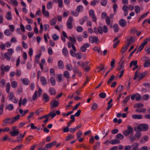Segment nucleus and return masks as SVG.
Masks as SVG:
<instances>
[{
  "label": "nucleus",
  "mask_w": 150,
  "mask_h": 150,
  "mask_svg": "<svg viewBox=\"0 0 150 150\" xmlns=\"http://www.w3.org/2000/svg\"><path fill=\"white\" fill-rule=\"evenodd\" d=\"M104 65L103 64H100L99 66V67H97V69H98L97 72H99L100 71L103 70L104 69Z\"/></svg>",
  "instance_id": "nucleus-29"
},
{
  "label": "nucleus",
  "mask_w": 150,
  "mask_h": 150,
  "mask_svg": "<svg viewBox=\"0 0 150 150\" xmlns=\"http://www.w3.org/2000/svg\"><path fill=\"white\" fill-rule=\"evenodd\" d=\"M64 76L67 79H68L70 75L69 72L67 71H65L63 73Z\"/></svg>",
  "instance_id": "nucleus-44"
},
{
  "label": "nucleus",
  "mask_w": 150,
  "mask_h": 150,
  "mask_svg": "<svg viewBox=\"0 0 150 150\" xmlns=\"http://www.w3.org/2000/svg\"><path fill=\"white\" fill-rule=\"evenodd\" d=\"M88 17L87 16H84L83 18L80 19L79 20L80 24L82 25L83 24L84 22L87 21L88 20Z\"/></svg>",
  "instance_id": "nucleus-13"
},
{
  "label": "nucleus",
  "mask_w": 150,
  "mask_h": 150,
  "mask_svg": "<svg viewBox=\"0 0 150 150\" xmlns=\"http://www.w3.org/2000/svg\"><path fill=\"white\" fill-rule=\"evenodd\" d=\"M73 20V18L70 16L67 21V25L68 28L69 29H71L73 28L72 23Z\"/></svg>",
  "instance_id": "nucleus-3"
},
{
  "label": "nucleus",
  "mask_w": 150,
  "mask_h": 150,
  "mask_svg": "<svg viewBox=\"0 0 150 150\" xmlns=\"http://www.w3.org/2000/svg\"><path fill=\"white\" fill-rule=\"evenodd\" d=\"M9 28L11 32H13L15 31V27L13 25H9Z\"/></svg>",
  "instance_id": "nucleus-61"
},
{
  "label": "nucleus",
  "mask_w": 150,
  "mask_h": 150,
  "mask_svg": "<svg viewBox=\"0 0 150 150\" xmlns=\"http://www.w3.org/2000/svg\"><path fill=\"white\" fill-rule=\"evenodd\" d=\"M40 81L43 86H45L47 83L46 79L44 76H42L41 77Z\"/></svg>",
  "instance_id": "nucleus-22"
},
{
  "label": "nucleus",
  "mask_w": 150,
  "mask_h": 150,
  "mask_svg": "<svg viewBox=\"0 0 150 150\" xmlns=\"http://www.w3.org/2000/svg\"><path fill=\"white\" fill-rule=\"evenodd\" d=\"M124 138V136L123 135L120 133L117 134L116 137V138L122 140Z\"/></svg>",
  "instance_id": "nucleus-38"
},
{
  "label": "nucleus",
  "mask_w": 150,
  "mask_h": 150,
  "mask_svg": "<svg viewBox=\"0 0 150 150\" xmlns=\"http://www.w3.org/2000/svg\"><path fill=\"white\" fill-rule=\"evenodd\" d=\"M42 13L43 15H44L45 16L48 18L49 16V12L47 10H45V7L44 5L42 6Z\"/></svg>",
  "instance_id": "nucleus-7"
},
{
  "label": "nucleus",
  "mask_w": 150,
  "mask_h": 150,
  "mask_svg": "<svg viewBox=\"0 0 150 150\" xmlns=\"http://www.w3.org/2000/svg\"><path fill=\"white\" fill-rule=\"evenodd\" d=\"M146 109L144 108H142L140 109H137L135 110V112L139 113H143L145 112Z\"/></svg>",
  "instance_id": "nucleus-42"
},
{
  "label": "nucleus",
  "mask_w": 150,
  "mask_h": 150,
  "mask_svg": "<svg viewBox=\"0 0 150 150\" xmlns=\"http://www.w3.org/2000/svg\"><path fill=\"white\" fill-rule=\"evenodd\" d=\"M82 132L81 131H79L76 134L77 139H78L81 137L82 135Z\"/></svg>",
  "instance_id": "nucleus-60"
},
{
  "label": "nucleus",
  "mask_w": 150,
  "mask_h": 150,
  "mask_svg": "<svg viewBox=\"0 0 150 150\" xmlns=\"http://www.w3.org/2000/svg\"><path fill=\"white\" fill-rule=\"evenodd\" d=\"M10 134L12 136H16L19 134V132L18 131L14 130L11 132Z\"/></svg>",
  "instance_id": "nucleus-26"
},
{
  "label": "nucleus",
  "mask_w": 150,
  "mask_h": 150,
  "mask_svg": "<svg viewBox=\"0 0 150 150\" xmlns=\"http://www.w3.org/2000/svg\"><path fill=\"white\" fill-rule=\"evenodd\" d=\"M56 22V19L54 18L52 19L50 21V25L52 26H53L55 25Z\"/></svg>",
  "instance_id": "nucleus-47"
},
{
  "label": "nucleus",
  "mask_w": 150,
  "mask_h": 150,
  "mask_svg": "<svg viewBox=\"0 0 150 150\" xmlns=\"http://www.w3.org/2000/svg\"><path fill=\"white\" fill-rule=\"evenodd\" d=\"M21 74V71L19 69H17L16 72V75L18 77L20 76Z\"/></svg>",
  "instance_id": "nucleus-63"
},
{
  "label": "nucleus",
  "mask_w": 150,
  "mask_h": 150,
  "mask_svg": "<svg viewBox=\"0 0 150 150\" xmlns=\"http://www.w3.org/2000/svg\"><path fill=\"white\" fill-rule=\"evenodd\" d=\"M23 83L25 85H28L30 83V81L27 78H25L22 80Z\"/></svg>",
  "instance_id": "nucleus-23"
},
{
  "label": "nucleus",
  "mask_w": 150,
  "mask_h": 150,
  "mask_svg": "<svg viewBox=\"0 0 150 150\" xmlns=\"http://www.w3.org/2000/svg\"><path fill=\"white\" fill-rule=\"evenodd\" d=\"M135 41V39L132 37H130L127 39V42L126 44L129 46L133 43Z\"/></svg>",
  "instance_id": "nucleus-15"
},
{
  "label": "nucleus",
  "mask_w": 150,
  "mask_h": 150,
  "mask_svg": "<svg viewBox=\"0 0 150 150\" xmlns=\"http://www.w3.org/2000/svg\"><path fill=\"white\" fill-rule=\"evenodd\" d=\"M53 3L52 1L48 2L47 4V7L48 9H51L52 7Z\"/></svg>",
  "instance_id": "nucleus-36"
},
{
  "label": "nucleus",
  "mask_w": 150,
  "mask_h": 150,
  "mask_svg": "<svg viewBox=\"0 0 150 150\" xmlns=\"http://www.w3.org/2000/svg\"><path fill=\"white\" fill-rule=\"evenodd\" d=\"M141 133L140 131H136V133L135 134V137L138 139L140 138L141 137Z\"/></svg>",
  "instance_id": "nucleus-37"
},
{
  "label": "nucleus",
  "mask_w": 150,
  "mask_h": 150,
  "mask_svg": "<svg viewBox=\"0 0 150 150\" xmlns=\"http://www.w3.org/2000/svg\"><path fill=\"white\" fill-rule=\"evenodd\" d=\"M129 46L128 45L126 44V45L123 47L122 48L121 50V52L122 53H124L127 50Z\"/></svg>",
  "instance_id": "nucleus-43"
},
{
  "label": "nucleus",
  "mask_w": 150,
  "mask_h": 150,
  "mask_svg": "<svg viewBox=\"0 0 150 150\" xmlns=\"http://www.w3.org/2000/svg\"><path fill=\"white\" fill-rule=\"evenodd\" d=\"M68 45L69 48H70L71 47H72L74 51H76V49L73 44L69 42L68 43Z\"/></svg>",
  "instance_id": "nucleus-49"
},
{
  "label": "nucleus",
  "mask_w": 150,
  "mask_h": 150,
  "mask_svg": "<svg viewBox=\"0 0 150 150\" xmlns=\"http://www.w3.org/2000/svg\"><path fill=\"white\" fill-rule=\"evenodd\" d=\"M89 14L90 17L92 18V21L94 22H96L97 18L95 15L94 11L92 9L90 10L89 11Z\"/></svg>",
  "instance_id": "nucleus-5"
},
{
  "label": "nucleus",
  "mask_w": 150,
  "mask_h": 150,
  "mask_svg": "<svg viewBox=\"0 0 150 150\" xmlns=\"http://www.w3.org/2000/svg\"><path fill=\"white\" fill-rule=\"evenodd\" d=\"M17 85V83L15 81H13L11 83V86L13 88H16Z\"/></svg>",
  "instance_id": "nucleus-54"
},
{
  "label": "nucleus",
  "mask_w": 150,
  "mask_h": 150,
  "mask_svg": "<svg viewBox=\"0 0 150 150\" xmlns=\"http://www.w3.org/2000/svg\"><path fill=\"white\" fill-rule=\"evenodd\" d=\"M49 93L52 95H54L56 93L55 90L52 88H50L49 89Z\"/></svg>",
  "instance_id": "nucleus-27"
},
{
  "label": "nucleus",
  "mask_w": 150,
  "mask_h": 150,
  "mask_svg": "<svg viewBox=\"0 0 150 150\" xmlns=\"http://www.w3.org/2000/svg\"><path fill=\"white\" fill-rule=\"evenodd\" d=\"M58 6L60 8H62L63 6V0H58Z\"/></svg>",
  "instance_id": "nucleus-56"
},
{
  "label": "nucleus",
  "mask_w": 150,
  "mask_h": 150,
  "mask_svg": "<svg viewBox=\"0 0 150 150\" xmlns=\"http://www.w3.org/2000/svg\"><path fill=\"white\" fill-rule=\"evenodd\" d=\"M134 130L132 127L130 126H128L127 129L123 132V134L125 136L127 137L130 134H132Z\"/></svg>",
  "instance_id": "nucleus-1"
},
{
  "label": "nucleus",
  "mask_w": 150,
  "mask_h": 150,
  "mask_svg": "<svg viewBox=\"0 0 150 150\" xmlns=\"http://www.w3.org/2000/svg\"><path fill=\"white\" fill-rule=\"evenodd\" d=\"M89 45V44L86 43L81 47L80 50L82 52H84L86 51V48L88 47Z\"/></svg>",
  "instance_id": "nucleus-10"
},
{
  "label": "nucleus",
  "mask_w": 150,
  "mask_h": 150,
  "mask_svg": "<svg viewBox=\"0 0 150 150\" xmlns=\"http://www.w3.org/2000/svg\"><path fill=\"white\" fill-rule=\"evenodd\" d=\"M66 68L67 70L69 71H71L73 69V67L70 64H66Z\"/></svg>",
  "instance_id": "nucleus-51"
},
{
  "label": "nucleus",
  "mask_w": 150,
  "mask_h": 150,
  "mask_svg": "<svg viewBox=\"0 0 150 150\" xmlns=\"http://www.w3.org/2000/svg\"><path fill=\"white\" fill-rule=\"evenodd\" d=\"M58 65L59 67L61 69L63 68L64 66L63 63L62 61L59 60L58 62Z\"/></svg>",
  "instance_id": "nucleus-25"
},
{
  "label": "nucleus",
  "mask_w": 150,
  "mask_h": 150,
  "mask_svg": "<svg viewBox=\"0 0 150 150\" xmlns=\"http://www.w3.org/2000/svg\"><path fill=\"white\" fill-rule=\"evenodd\" d=\"M113 29L114 31L115 32H117L119 31V26L117 24H115L113 26Z\"/></svg>",
  "instance_id": "nucleus-40"
},
{
  "label": "nucleus",
  "mask_w": 150,
  "mask_h": 150,
  "mask_svg": "<svg viewBox=\"0 0 150 150\" xmlns=\"http://www.w3.org/2000/svg\"><path fill=\"white\" fill-rule=\"evenodd\" d=\"M50 81L52 86H54L55 85L56 83L54 77H51L50 79Z\"/></svg>",
  "instance_id": "nucleus-30"
},
{
  "label": "nucleus",
  "mask_w": 150,
  "mask_h": 150,
  "mask_svg": "<svg viewBox=\"0 0 150 150\" xmlns=\"http://www.w3.org/2000/svg\"><path fill=\"white\" fill-rule=\"evenodd\" d=\"M38 91H36L33 96L32 99L33 100H35L37 99L38 97Z\"/></svg>",
  "instance_id": "nucleus-52"
},
{
  "label": "nucleus",
  "mask_w": 150,
  "mask_h": 150,
  "mask_svg": "<svg viewBox=\"0 0 150 150\" xmlns=\"http://www.w3.org/2000/svg\"><path fill=\"white\" fill-rule=\"evenodd\" d=\"M5 18L7 20L10 21L12 19V16L10 11L8 12L5 16Z\"/></svg>",
  "instance_id": "nucleus-20"
},
{
  "label": "nucleus",
  "mask_w": 150,
  "mask_h": 150,
  "mask_svg": "<svg viewBox=\"0 0 150 150\" xmlns=\"http://www.w3.org/2000/svg\"><path fill=\"white\" fill-rule=\"evenodd\" d=\"M108 27L106 25H104L103 27V29L101 27H99L98 28V33L100 34L103 33V32L105 33H106L108 32Z\"/></svg>",
  "instance_id": "nucleus-4"
},
{
  "label": "nucleus",
  "mask_w": 150,
  "mask_h": 150,
  "mask_svg": "<svg viewBox=\"0 0 150 150\" xmlns=\"http://www.w3.org/2000/svg\"><path fill=\"white\" fill-rule=\"evenodd\" d=\"M133 145H134V146H132L133 148L131 150H137L139 144L137 143H135L133 144Z\"/></svg>",
  "instance_id": "nucleus-59"
},
{
  "label": "nucleus",
  "mask_w": 150,
  "mask_h": 150,
  "mask_svg": "<svg viewBox=\"0 0 150 150\" xmlns=\"http://www.w3.org/2000/svg\"><path fill=\"white\" fill-rule=\"evenodd\" d=\"M59 105V102L55 100H53L50 103V105L52 108L56 107L58 106Z\"/></svg>",
  "instance_id": "nucleus-11"
},
{
  "label": "nucleus",
  "mask_w": 150,
  "mask_h": 150,
  "mask_svg": "<svg viewBox=\"0 0 150 150\" xmlns=\"http://www.w3.org/2000/svg\"><path fill=\"white\" fill-rule=\"evenodd\" d=\"M137 60L132 61V62H131L130 63V67H132L133 65L134 66L137 65Z\"/></svg>",
  "instance_id": "nucleus-58"
},
{
  "label": "nucleus",
  "mask_w": 150,
  "mask_h": 150,
  "mask_svg": "<svg viewBox=\"0 0 150 150\" xmlns=\"http://www.w3.org/2000/svg\"><path fill=\"white\" fill-rule=\"evenodd\" d=\"M124 67V65H123V62H122L120 64V65L117 67V70L121 71L123 69Z\"/></svg>",
  "instance_id": "nucleus-53"
},
{
  "label": "nucleus",
  "mask_w": 150,
  "mask_h": 150,
  "mask_svg": "<svg viewBox=\"0 0 150 150\" xmlns=\"http://www.w3.org/2000/svg\"><path fill=\"white\" fill-rule=\"evenodd\" d=\"M41 56V54L39 53L38 54L36 55L35 56V62L38 63L39 62V59Z\"/></svg>",
  "instance_id": "nucleus-34"
},
{
  "label": "nucleus",
  "mask_w": 150,
  "mask_h": 150,
  "mask_svg": "<svg viewBox=\"0 0 150 150\" xmlns=\"http://www.w3.org/2000/svg\"><path fill=\"white\" fill-rule=\"evenodd\" d=\"M52 38L54 40H57L59 38V36H58L56 34H54L52 35Z\"/></svg>",
  "instance_id": "nucleus-62"
},
{
  "label": "nucleus",
  "mask_w": 150,
  "mask_h": 150,
  "mask_svg": "<svg viewBox=\"0 0 150 150\" xmlns=\"http://www.w3.org/2000/svg\"><path fill=\"white\" fill-rule=\"evenodd\" d=\"M119 22V25L122 27H125L127 25L126 21L123 19L120 20Z\"/></svg>",
  "instance_id": "nucleus-14"
},
{
  "label": "nucleus",
  "mask_w": 150,
  "mask_h": 150,
  "mask_svg": "<svg viewBox=\"0 0 150 150\" xmlns=\"http://www.w3.org/2000/svg\"><path fill=\"white\" fill-rule=\"evenodd\" d=\"M75 57H76L78 59H80L81 58L82 56L80 52H78L76 54Z\"/></svg>",
  "instance_id": "nucleus-55"
},
{
  "label": "nucleus",
  "mask_w": 150,
  "mask_h": 150,
  "mask_svg": "<svg viewBox=\"0 0 150 150\" xmlns=\"http://www.w3.org/2000/svg\"><path fill=\"white\" fill-rule=\"evenodd\" d=\"M14 52V50L12 48H9L7 50V52L11 56L12 55Z\"/></svg>",
  "instance_id": "nucleus-48"
},
{
  "label": "nucleus",
  "mask_w": 150,
  "mask_h": 150,
  "mask_svg": "<svg viewBox=\"0 0 150 150\" xmlns=\"http://www.w3.org/2000/svg\"><path fill=\"white\" fill-rule=\"evenodd\" d=\"M4 34L6 36H10L11 35V32L8 29L5 30L4 31Z\"/></svg>",
  "instance_id": "nucleus-35"
},
{
  "label": "nucleus",
  "mask_w": 150,
  "mask_h": 150,
  "mask_svg": "<svg viewBox=\"0 0 150 150\" xmlns=\"http://www.w3.org/2000/svg\"><path fill=\"white\" fill-rule=\"evenodd\" d=\"M138 129L141 131H146L148 128L149 126L147 124H142L139 125L137 127Z\"/></svg>",
  "instance_id": "nucleus-2"
},
{
  "label": "nucleus",
  "mask_w": 150,
  "mask_h": 150,
  "mask_svg": "<svg viewBox=\"0 0 150 150\" xmlns=\"http://www.w3.org/2000/svg\"><path fill=\"white\" fill-rule=\"evenodd\" d=\"M6 109L9 111H11L13 109V106L12 104H9L6 106Z\"/></svg>",
  "instance_id": "nucleus-31"
},
{
  "label": "nucleus",
  "mask_w": 150,
  "mask_h": 150,
  "mask_svg": "<svg viewBox=\"0 0 150 150\" xmlns=\"http://www.w3.org/2000/svg\"><path fill=\"white\" fill-rule=\"evenodd\" d=\"M10 120L11 119L9 118H7L5 119L3 121L2 126H4L6 124H12L10 123Z\"/></svg>",
  "instance_id": "nucleus-16"
},
{
  "label": "nucleus",
  "mask_w": 150,
  "mask_h": 150,
  "mask_svg": "<svg viewBox=\"0 0 150 150\" xmlns=\"http://www.w3.org/2000/svg\"><path fill=\"white\" fill-rule=\"evenodd\" d=\"M147 73V71H145L142 73H139L138 74L137 76L138 78H139L140 79H142L146 75Z\"/></svg>",
  "instance_id": "nucleus-21"
},
{
  "label": "nucleus",
  "mask_w": 150,
  "mask_h": 150,
  "mask_svg": "<svg viewBox=\"0 0 150 150\" xmlns=\"http://www.w3.org/2000/svg\"><path fill=\"white\" fill-rule=\"evenodd\" d=\"M8 97L9 100H12L15 98L13 93L11 92L9 94L8 96Z\"/></svg>",
  "instance_id": "nucleus-39"
},
{
  "label": "nucleus",
  "mask_w": 150,
  "mask_h": 150,
  "mask_svg": "<svg viewBox=\"0 0 150 150\" xmlns=\"http://www.w3.org/2000/svg\"><path fill=\"white\" fill-rule=\"evenodd\" d=\"M69 39L73 44H74L76 42L75 38L74 37L70 36L69 37Z\"/></svg>",
  "instance_id": "nucleus-50"
},
{
  "label": "nucleus",
  "mask_w": 150,
  "mask_h": 150,
  "mask_svg": "<svg viewBox=\"0 0 150 150\" xmlns=\"http://www.w3.org/2000/svg\"><path fill=\"white\" fill-rule=\"evenodd\" d=\"M10 67L8 65L4 66V64H2L0 67V69L2 72H8L10 69Z\"/></svg>",
  "instance_id": "nucleus-6"
},
{
  "label": "nucleus",
  "mask_w": 150,
  "mask_h": 150,
  "mask_svg": "<svg viewBox=\"0 0 150 150\" xmlns=\"http://www.w3.org/2000/svg\"><path fill=\"white\" fill-rule=\"evenodd\" d=\"M149 137L147 136H145L143 137L140 140V141L142 143H144L148 141Z\"/></svg>",
  "instance_id": "nucleus-24"
},
{
  "label": "nucleus",
  "mask_w": 150,
  "mask_h": 150,
  "mask_svg": "<svg viewBox=\"0 0 150 150\" xmlns=\"http://www.w3.org/2000/svg\"><path fill=\"white\" fill-rule=\"evenodd\" d=\"M118 8V7L116 4H113V9L114 11V14L115 15L116 14V11Z\"/></svg>",
  "instance_id": "nucleus-41"
},
{
  "label": "nucleus",
  "mask_w": 150,
  "mask_h": 150,
  "mask_svg": "<svg viewBox=\"0 0 150 150\" xmlns=\"http://www.w3.org/2000/svg\"><path fill=\"white\" fill-rule=\"evenodd\" d=\"M83 7L82 5H80L77 6L76 10L78 12H80L83 11Z\"/></svg>",
  "instance_id": "nucleus-32"
},
{
  "label": "nucleus",
  "mask_w": 150,
  "mask_h": 150,
  "mask_svg": "<svg viewBox=\"0 0 150 150\" xmlns=\"http://www.w3.org/2000/svg\"><path fill=\"white\" fill-rule=\"evenodd\" d=\"M142 115H141L134 114L132 116V118L134 119H141L142 118Z\"/></svg>",
  "instance_id": "nucleus-19"
},
{
  "label": "nucleus",
  "mask_w": 150,
  "mask_h": 150,
  "mask_svg": "<svg viewBox=\"0 0 150 150\" xmlns=\"http://www.w3.org/2000/svg\"><path fill=\"white\" fill-rule=\"evenodd\" d=\"M42 100L45 102H47L50 100V97L46 93H44L42 96Z\"/></svg>",
  "instance_id": "nucleus-9"
},
{
  "label": "nucleus",
  "mask_w": 150,
  "mask_h": 150,
  "mask_svg": "<svg viewBox=\"0 0 150 150\" xmlns=\"http://www.w3.org/2000/svg\"><path fill=\"white\" fill-rule=\"evenodd\" d=\"M11 56L7 52H6L4 54V58L8 61L10 60L11 59Z\"/></svg>",
  "instance_id": "nucleus-28"
},
{
  "label": "nucleus",
  "mask_w": 150,
  "mask_h": 150,
  "mask_svg": "<svg viewBox=\"0 0 150 150\" xmlns=\"http://www.w3.org/2000/svg\"><path fill=\"white\" fill-rule=\"evenodd\" d=\"M134 11L137 14L139 13L140 11V7L138 6H135L134 7Z\"/></svg>",
  "instance_id": "nucleus-45"
},
{
  "label": "nucleus",
  "mask_w": 150,
  "mask_h": 150,
  "mask_svg": "<svg viewBox=\"0 0 150 150\" xmlns=\"http://www.w3.org/2000/svg\"><path fill=\"white\" fill-rule=\"evenodd\" d=\"M90 42L91 43H93L94 42H96L98 40L97 37L92 36L89 37Z\"/></svg>",
  "instance_id": "nucleus-8"
},
{
  "label": "nucleus",
  "mask_w": 150,
  "mask_h": 150,
  "mask_svg": "<svg viewBox=\"0 0 150 150\" xmlns=\"http://www.w3.org/2000/svg\"><path fill=\"white\" fill-rule=\"evenodd\" d=\"M62 53L64 56L67 57L69 55V52L67 48L64 47L62 50Z\"/></svg>",
  "instance_id": "nucleus-17"
},
{
  "label": "nucleus",
  "mask_w": 150,
  "mask_h": 150,
  "mask_svg": "<svg viewBox=\"0 0 150 150\" xmlns=\"http://www.w3.org/2000/svg\"><path fill=\"white\" fill-rule=\"evenodd\" d=\"M6 92L8 93H9L10 88V84L9 82L6 83Z\"/></svg>",
  "instance_id": "nucleus-33"
},
{
  "label": "nucleus",
  "mask_w": 150,
  "mask_h": 150,
  "mask_svg": "<svg viewBox=\"0 0 150 150\" xmlns=\"http://www.w3.org/2000/svg\"><path fill=\"white\" fill-rule=\"evenodd\" d=\"M144 105L142 103H138L134 105V108H139L142 107Z\"/></svg>",
  "instance_id": "nucleus-46"
},
{
  "label": "nucleus",
  "mask_w": 150,
  "mask_h": 150,
  "mask_svg": "<svg viewBox=\"0 0 150 150\" xmlns=\"http://www.w3.org/2000/svg\"><path fill=\"white\" fill-rule=\"evenodd\" d=\"M57 143L55 141H54L52 142L49 143L46 145V147L47 148H50L52 147L55 145Z\"/></svg>",
  "instance_id": "nucleus-18"
},
{
  "label": "nucleus",
  "mask_w": 150,
  "mask_h": 150,
  "mask_svg": "<svg viewBox=\"0 0 150 150\" xmlns=\"http://www.w3.org/2000/svg\"><path fill=\"white\" fill-rule=\"evenodd\" d=\"M20 117V115L19 114H18L16 116L12 117L11 119V121L10 122V123L11 124H13L14 123L15 121L18 120L19 119Z\"/></svg>",
  "instance_id": "nucleus-12"
},
{
  "label": "nucleus",
  "mask_w": 150,
  "mask_h": 150,
  "mask_svg": "<svg viewBox=\"0 0 150 150\" xmlns=\"http://www.w3.org/2000/svg\"><path fill=\"white\" fill-rule=\"evenodd\" d=\"M99 96L102 98H104L106 96V94L105 93H99Z\"/></svg>",
  "instance_id": "nucleus-64"
},
{
  "label": "nucleus",
  "mask_w": 150,
  "mask_h": 150,
  "mask_svg": "<svg viewBox=\"0 0 150 150\" xmlns=\"http://www.w3.org/2000/svg\"><path fill=\"white\" fill-rule=\"evenodd\" d=\"M76 31L79 33L82 32L83 30V28L81 26H78L76 27Z\"/></svg>",
  "instance_id": "nucleus-57"
}]
</instances>
